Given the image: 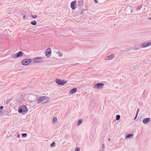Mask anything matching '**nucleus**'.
I'll use <instances>...</instances> for the list:
<instances>
[{
  "label": "nucleus",
  "mask_w": 151,
  "mask_h": 151,
  "mask_svg": "<svg viewBox=\"0 0 151 151\" xmlns=\"http://www.w3.org/2000/svg\"><path fill=\"white\" fill-rule=\"evenodd\" d=\"M56 53L59 55V56L61 57L63 55V53L61 51L58 50Z\"/></svg>",
  "instance_id": "14"
},
{
  "label": "nucleus",
  "mask_w": 151,
  "mask_h": 151,
  "mask_svg": "<svg viewBox=\"0 0 151 151\" xmlns=\"http://www.w3.org/2000/svg\"><path fill=\"white\" fill-rule=\"evenodd\" d=\"M83 121V119H80L78 121L77 123L78 125H79Z\"/></svg>",
  "instance_id": "16"
},
{
  "label": "nucleus",
  "mask_w": 151,
  "mask_h": 151,
  "mask_svg": "<svg viewBox=\"0 0 151 151\" xmlns=\"http://www.w3.org/2000/svg\"><path fill=\"white\" fill-rule=\"evenodd\" d=\"M150 119L149 118H145L143 119V122L144 124H146L149 122L150 121Z\"/></svg>",
  "instance_id": "12"
},
{
  "label": "nucleus",
  "mask_w": 151,
  "mask_h": 151,
  "mask_svg": "<svg viewBox=\"0 0 151 151\" xmlns=\"http://www.w3.org/2000/svg\"><path fill=\"white\" fill-rule=\"evenodd\" d=\"M142 8V6H139L137 8V10H139Z\"/></svg>",
  "instance_id": "25"
},
{
  "label": "nucleus",
  "mask_w": 151,
  "mask_h": 151,
  "mask_svg": "<svg viewBox=\"0 0 151 151\" xmlns=\"http://www.w3.org/2000/svg\"><path fill=\"white\" fill-rule=\"evenodd\" d=\"M32 61L31 59H24L22 60V63L23 65H26L30 63Z\"/></svg>",
  "instance_id": "3"
},
{
  "label": "nucleus",
  "mask_w": 151,
  "mask_h": 151,
  "mask_svg": "<svg viewBox=\"0 0 151 151\" xmlns=\"http://www.w3.org/2000/svg\"><path fill=\"white\" fill-rule=\"evenodd\" d=\"M116 120H119L120 118V116L119 115H117L116 116Z\"/></svg>",
  "instance_id": "18"
},
{
  "label": "nucleus",
  "mask_w": 151,
  "mask_h": 151,
  "mask_svg": "<svg viewBox=\"0 0 151 151\" xmlns=\"http://www.w3.org/2000/svg\"><path fill=\"white\" fill-rule=\"evenodd\" d=\"M28 110V109L25 105H23L20 106L19 108L18 112L21 113L23 112H25Z\"/></svg>",
  "instance_id": "1"
},
{
  "label": "nucleus",
  "mask_w": 151,
  "mask_h": 151,
  "mask_svg": "<svg viewBox=\"0 0 151 151\" xmlns=\"http://www.w3.org/2000/svg\"><path fill=\"white\" fill-rule=\"evenodd\" d=\"M4 108V106H0V113L1 112V110L3 109Z\"/></svg>",
  "instance_id": "23"
},
{
  "label": "nucleus",
  "mask_w": 151,
  "mask_h": 151,
  "mask_svg": "<svg viewBox=\"0 0 151 151\" xmlns=\"http://www.w3.org/2000/svg\"><path fill=\"white\" fill-rule=\"evenodd\" d=\"M31 23L32 24V25H35L36 24H37V22H36L35 21H32V22H31Z\"/></svg>",
  "instance_id": "19"
},
{
  "label": "nucleus",
  "mask_w": 151,
  "mask_h": 151,
  "mask_svg": "<svg viewBox=\"0 0 151 151\" xmlns=\"http://www.w3.org/2000/svg\"><path fill=\"white\" fill-rule=\"evenodd\" d=\"M22 136L23 137H26L27 136V134L26 133L22 134Z\"/></svg>",
  "instance_id": "21"
},
{
  "label": "nucleus",
  "mask_w": 151,
  "mask_h": 151,
  "mask_svg": "<svg viewBox=\"0 0 151 151\" xmlns=\"http://www.w3.org/2000/svg\"><path fill=\"white\" fill-rule=\"evenodd\" d=\"M55 144V143L54 142H52L50 146L52 147L54 146Z\"/></svg>",
  "instance_id": "22"
},
{
  "label": "nucleus",
  "mask_w": 151,
  "mask_h": 151,
  "mask_svg": "<svg viewBox=\"0 0 151 151\" xmlns=\"http://www.w3.org/2000/svg\"><path fill=\"white\" fill-rule=\"evenodd\" d=\"M148 19L151 20V18H150Z\"/></svg>",
  "instance_id": "34"
},
{
  "label": "nucleus",
  "mask_w": 151,
  "mask_h": 151,
  "mask_svg": "<svg viewBox=\"0 0 151 151\" xmlns=\"http://www.w3.org/2000/svg\"><path fill=\"white\" fill-rule=\"evenodd\" d=\"M139 48H135L134 49V50H139Z\"/></svg>",
  "instance_id": "27"
},
{
  "label": "nucleus",
  "mask_w": 151,
  "mask_h": 151,
  "mask_svg": "<svg viewBox=\"0 0 151 151\" xmlns=\"http://www.w3.org/2000/svg\"><path fill=\"white\" fill-rule=\"evenodd\" d=\"M104 84L103 83H99L95 84L94 86V88L95 89H100L102 88Z\"/></svg>",
  "instance_id": "2"
},
{
  "label": "nucleus",
  "mask_w": 151,
  "mask_h": 151,
  "mask_svg": "<svg viewBox=\"0 0 151 151\" xmlns=\"http://www.w3.org/2000/svg\"><path fill=\"white\" fill-rule=\"evenodd\" d=\"M103 146H104V144H103Z\"/></svg>",
  "instance_id": "35"
},
{
  "label": "nucleus",
  "mask_w": 151,
  "mask_h": 151,
  "mask_svg": "<svg viewBox=\"0 0 151 151\" xmlns=\"http://www.w3.org/2000/svg\"><path fill=\"white\" fill-rule=\"evenodd\" d=\"M151 45V40L149 42H145L141 45V47H145Z\"/></svg>",
  "instance_id": "9"
},
{
  "label": "nucleus",
  "mask_w": 151,
  "mask_h": 151,
  "mask_svg": "<svg viewBox=\"0 0 151 151\" xmlns=\"http://www.w3.org/2000/svg\"><path fill=\"white\" fill-rule=\"evenodd\" d=\"M43 58L38 57L35 58L33 60V62L34 63H39L41 62L43 60Z\"/></svg>",
  "instance_id": "6"
},
{
  "label": "nucleus",
  "mask_w": 151,
  "mask_h": 151,
  "mask_svg": "<svg viewBox=\"0 0 151 151\" xmlns=\"http://www.w3.org/2000/svg\"><path fill=\"white\" fill-rule=\"evenodd\" d=\"M32 17L33 18H36L37 17V15H32Z\"/></svg>",
  "instance_id": "24"
},
{
  "label": "nucleus",
  "mask_w": 151,
  "mask_h": 151,
  "mask_svg": "<svg viewBox=\"0 0 151 151\" xmlns=\"http://www.w3.org/2000/svg\"><path fill=\"white\" fill-rule=\"evenodd\" d=\"M23 54V52L21 51H20L17 53L12 54V57L13 58H16L21 57Z\"/></svg>",
  "instance_id": "7"
},
{
  "label": "nucleus",
  "mask_w": 151,
  "mask_h": 151,
  "mask_svg": "<svg viewBox=\"0 0 151 151\" xmlns=\"http://www.w3.org/2000/svg\"><path fill=\"white\" fill-rule=\"evenodd\" d=\"M94 0V1L95 2V3H98V2H97V0Z\"/></svg>",
  "instance_id": "28"
},
{
  "label": "nucleus",
  "mask_w": 151,
  "mask_h": 151,
  "mask_svg": "<svg viewBox=\"0 0 151 151\" xmlns=\"http://www.w3.org/2000/svg\"><path fill=\"white\" fill-rule=\"evenodd\" d=\"M56 83L58 85H63L64 84L67 83V81H64L63 80L56 79L55 80Z\"/></svg>",
  "instance_id": "5"
},
{
  "label": "nucleus",
  "mask_w": 151,
  "mask_h": 151,
  "mask_svg": "<svg viewBox=\"0 0 151 151\" xmlns=\"http://www.w3.org/2000/svg\"><path fill=\"white\" fill-rule=\"evenodd\" d=\"M137 115H136L135 116V117H134V120H135L136 119V118L137 117Z\"/></svg>",
  "instance_id": "26"
},
{
  "label": "nucleus",
  "mask_w": 151,
  "mask_h": 151,
  "mask_svg": "<svg viewBox=\"0 0 151 151\" xmlns=\"http://www.w3.org/2000/svg\"><path fill=\"white\" fill-rule=\"evenodd\" d=\"M108 141H110V138L108 139Z\"/></svg>",
  "instance_id": "31"
},
{
  "label": "nucleus",
  "mask_w": 151,
  "mask_h": 151,
  "mask_svg": "<svg viewBox=\"0 0 151 151\" xmlns=\"http://www.w3.org/2000/svg\"><path fill=\"white\" fill-rule=\"evenodd\" d=\"M138 113H139V112L138 111H137V112H136V115H138Z\"/></svg>",
  "instance_id": "30"
},
{
  "label": "nucleus",
  "mask_w": 151,
  "mask_h": 151,
  "mask_svg": "<svg viewBox=\"0 0 151 151\" xmlns=\"http://www.w3.org/2000/svg\"><path fill=\"white\" fill-rule=\"evenodd\" d=\"M80 148L78 147H76L75 151H80Z\"/></svg>",
  "instance_id": "20"
},
{
  "label": "nucleus",
  "mask_w": 151,
  "mask_h": 151,
  "mask_svg": "<svg viewBox=\"0 0 151 151\" xmlns=\"http://www.w3.org/2000/svg\"><path fill=\"white\" fill-rule=\"evenodd\" d=\"M77 91V89L76 88H74L72 89L70 92V93L71 94H73L74 93L76 92Z\"/></svg>",
  "instance_id": "13"
},
{
  "label": "nucleus",
  "mask_w": 151,
  "mask_h": 151,
  "mask_svg": "<svg viewBox=\"0 0 151 151\" xmlns=\"http://www.w3.org/2000/svg\"><path fill=\"white\" fill-rule=\"evenodd\" d=\"M115 57V55L114 54H111L109 56L105 58V59L106 60H109Z\"/></svg>",
  "instance_id": "10"
},
{
  "label": "nucleus",
  "mask_w": 151,
  "mask_h": 151,
  "mask_svg": "<svg viewBox=\"0 0 151 151\" xmlns=\"http://www.w3.org/2000/svg\"><path fill=\"white\" fill-rule=\"evenodd\" d=\"M139 108H138L137 109V111H138V112H139Z\"/></svg>",
  "instance_id": "32"
},
{
  "label": "nucleus",
  "mask_w": 151,
  "mask_h": 151,
  "mask_svg": "<svg viewBox=\"0 0 151 151\" xmlns=\"http://www.w3.org/2000/svg\"><path fill=\"white\" fill-rule=\"evenodd\" d=\"M25 16H25V15L24 16V17H23V18H24V19L25 18Z\"/></svg>",
  "instance_id": "33"
},
{
  "label": "nucleus",
  "mask_w": 151,
  "mask_h": 151,
  "mask_svg": "<svg viewBox=\"0 0 151 151\" xmlns=\"http://www.w3.org/2000/svg\"><path fill=\"white\" fill-rule=\"evenodd\" d=\"M57 120V117L56 116H54L53 118L52 121L53 122H56Z\"/></svg>",
  "instance_id": "15"
},
{
  "label": "nucleus",
  "mask_w": 151,
  "mask_h": 151,
  "mask_svg": "<svg viewBox=\"0 0 151 151\" xmlns=\"http://www.w3.org/2000/svg\"><path fill=\"white\" fill-rule=\"evenodd\" d=\"M48 99V98L47 96H43L37 99V103L39 104L42 101H43L45 100H46V101H47Z\"/></svg>",
  "instance_id": "4"
},
{
  "label": "nucleus",
  "mask_w": 151,
  "mask_h": 151,
  "mask_svg": "<svg viewBox=\"0 0 151 151\" xmlns=\"http://www.w3.org/2000/svg\"><path fill=\"white\" fill-rule=\"evenodd\" d=\"M20 137V135L19 134H18L17 136V137Z\"/></svg>",
  "instance_id": "29"
},
{
  "label": "nucleus",
  "mask_w": 151,
  "mask_h": 151,
  "mask_svg": "<svg viewBox=\"0 0 151 151\" xmlns=\"http://www.w3.org/2000/svg\"><path fill=\"white\" fill-rule=\"evenodd\" d=\"M76 5V1H72L71 2L70 4V6L71 8L73 9H74L76 8V7L75 6Z\"/></svg>",
  "instance_id": "11"
},
{
  "label": "nucleus",
  "mask_w": 151,
  "mask_h": 151,
  "mask_svg": "<svg viewBox=\"0 0 151 151\" xmlns=\"http://www.w3.org/2000/svg\"><path fill=\"white\" fill-rule=\"evenodd\" d=\"M51 50L50 48H48L45 52L46 56L48 58H50L51 55Z\"/></svg>",
  "instance_id": "8"
},
{
  "label": "nucleus",
  "mask_w": 151,
  "mask_h": 151,
  "mask_svg": "<svg viewBox=\"0 0 151 151\" xmlns=\"http://www.w3.org/2000/svg\"><path fill=\"white\" fill-rule=\"evenodd\" d=\"M133 136V134H128L127 135V136L126 137V138H130L131 137H132Z\"/></svg>",
  "instance_id": "17"
}]
</instances>
